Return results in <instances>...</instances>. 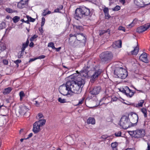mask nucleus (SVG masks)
I'll list each match as a JSON object with an SVG mask.
<instances>
[{
    "instance_id": "45",
    "label": "nucleus",
    "mask_w": 150,
    "mask_h": 150,
    "mask_svg": "<svg viewBox=\"0 0 150 150\" xmlns=\"http://www.w3.org/2000/svg\"><path fill=\"white\" fill-rule=\"evenodd\" d=\"M21 3L22 2H19L18 4V7L20 8H23L24 6V5H22Z\"/></svg>"
},
{
    "instance_id": "25",
    "label": "nucleus",
    "mask_w": 150,
    "mask_h": 150,
    "mask_svg": "<svg viewBox=\"0 0 150 150\" xmlns=\"http://www.w3.org/2000/svg\"><path fill=\"white\" fill-rule=\"evenodd\" d=\"M21 51L19 52L18 53L17 57L18 58H21L23 55L25 49L22 47Z\"/></svg>"
},
{
    "instance_id": "58",
    "label": "nucleus",
    "mask_w": 150,
    "mask_h": 150,
    "mask_svg": "<svg viewBox=\"0 0 150 150\" xmlns=\"http://www.w3.org/2000/svg\"><path fill=\"white\" fill-rule=\"evenodd\" d=\"M45 56L44 55H42L41 56H40L38 57L37 58V59H43L45 57Z\"/></svg>"
},
{
    "instance_id": "26",
    "label": "nucleus",
    "mask_w": 150,
    "mask_h": 150,
    "mask_svg": "<svg viewBox=\"0 0 150 150\" xmlns=\"http://www.w3.org/2000/svg\"><path fill=\"white\" fill-rule=\"evenodd\" d=\"M87 123L88 124H95V119L92 117H89L87 120Z\"/></svg>"
},
{
    "instance_id": "3",
    "label": "nucleus",
    "mask_w": 150,
    "mask_h": 150,
    "mask_svg": "<svg viewBox=\"0 0 150 150\" xmlns=\"http://www.w3.org/2000/svg\"><path fill=\"white\" fill-rule=\"evenodd\" d=\"M120 123V126L125 129L133 126L132 125V123L130 122L129 117L125 115L121 117Z\"/></svg>"
},
{
    "instance_id": "28",
    "label": "nucleus",
    "mask_w": 150,
    "mask_h": 150,
    "mask_svg": "<svg viewBox=\"0 0 150 150\" xmlns=\"http://www.w3.org/2000/svg\"><path fill=\"white\" fill-rule=\"evenodd\" d=\"M137 32L139 33H142L145 31V28L143 26H141L137 28L136 30Z\"/></svg>"
},
{
    "instance_id": "61",
    "label": "nucleus",
    "mask_w": 150,
    "mask_h": 150,
    "mask_svg": "<svg viewBox=\"0 0 150 150\" xmlns=\"http://www.w3.org/2000/svg\"><path fill=\"white\" fill-rule=\"evenodd\" d=\"M38 116L39 117V118H41L43 117V115L41 113H39L38 114Z\"/></svg>"
},
{
    "instance_id": "51",
    "label": "nucleus",
    "mask_w": 150,
    "mask_h": 150,
    "mask_svg": "<svg viewBox=\"0 0 150 150\" xmlns=\"http://www.w3.org/2000/svg\"><path fill=\"white\" fill-rule=\"evenodd\" d=\"M84 98H82V99L81 100L79 101L78 103L76 105H80L82 104L84 101Z\"/></svg>"
},
{
    "instance_id": "12",
    "label": "nucleus",
    "mask_w": 150,
    "mask_h": 150,
    "mask_svg": "<svg viewBox=\"0 0 150 150\" xmlns=\"http://www.w3.org/2000/svg\"><path fill=\"white\" fill-rule=\"evenodd\" d=\"M131 115L132 116L131 120L134 123H132V125L134 126L137 124L138 120V116L137 114L134 113L132 112L131 113Z\"/></svg>"
},
{
    "instance_id": "32",
    "label": "nucleus",
    "mask_w": 150,
    "mask_h": 150,
    "mask_svg": "<svg viewBox=\"0 0 150 150\" xmlns=\"http://www.w3.org/2000/svg\"><path fill=\"white\" fill-rule=\"evenodd\" d=\"M11 90L12 89L11 88L9 87L4 89V90L3 92V93L4 94H6L9 93L11 92Z\"/></svg>"
},
{
    "instance_id": "14",
    "label": "nucleus",
    "mask_w": 150,
    "mask_h": 150,
    "mask_svg": "<svg viewBox=\"0 0 150 150\" xmlns=\"http://www.w3.org/2000/svg\"><path fill=\"white\" fill-rule=\"evenodd\" d=\"M125 90L124 91L125 92V94L127 96L129 97H131L134 95V93L128 87L126 86L125 87Z\"/></svg>"
},
{
    "instance_id": "41",
    "label": "nucleus",
    "mask_w": 150,
    "mask_h": 150,
    "mask_svg": "<svg viewBox=\"0 0 150 150\" xmlns=\"http://www.w3.org/2000/svg\"><path fill=\"white\" fill-rule=\"evenodd\" d=\"M121 134L122 132L121 131L116 132L115 133V135L116 137H121Z\"/></svg>"
},
{
    "instance_id": "8",
    "label": "nucleus",
    "mask_w": 150,
    "mask_h": 150,
    "mask_svg": "<svg viewBox=\"0 0 150 150\" xmlns=\"http://www.w3.org/2000/svg\"><path fill=\"white\" fill-rule=\"evenodd\" d=\"M81 10L80 7L77 8L75 11L74 16L75 18L77 20L84 17Z\"/></svg>"
},
{
    "instance_id": "6",
    "label": "nucleus",
    "mask_w": 150,
    "mask_h": 150,
    "mask_svg": "<svg viewBox=\"0 0 150 150\" xmlns=\"http://www.w3.org/2000/svg\"><path fill=\"white\" fill-rule=\"evenodd\" d=\"M102 90L101 87L100 86H95L90 91V93L93 96L98 94Z\"/></svg>"
},
{
    "instance_id": "43",
    "label": "nucleus",
    "mask_w": 150,
    "mask_h": 150,
    "mask_svg": "<svg viewBox=\"0 0 150 150\" xmlns=\"http://www.w3.org/2000/svg\"><path fill=\"white\" fill-rule=\"evenodd\" d=\"M120 9V7L118 6H116L114 8H113V11H118Z\"/></svg>"
},
{
    "instance_id": "10",
    "label": "nucleus",
    "mask_w": 150,
    "mask_h": 150,
    "mask_svg": "<svg viewBox=\"0 0 150 150\" xmlns=\"http://www.w3.org/2000/svg\"><path fill=\"white\" fill-rule=\"evenodd\" d=\"M89 69L90 66L89 67L88 66L84 67L83 69L81 71V75L84 77H86L88 76H89L90 75L89 74V71H90Z\"/></svg>"
},
{
    "instance_id": "59",
    "label": "nucleus",
    "mask_w": 150,
    "mask_h": 150,
    "mask_svg": "<svg viewBox=\"0 0 150 150\" xmlns=\"http://www.w3.org/2000/svg\"><path fill=\"white\" fill-rule=\"evenodd\" d=\"M33 134V133H30L28 135V137L27 138H25V139H28L29 138L31 137L32 136Z\"/></svg>"
},
{
    "instance_id": "22",
    "label": "nucleus",
    "mask_w": 150,
    "mask_h": 150,
    "mask_svg": "<svg viewBox=\"0 0 150 150\" xmlns=\"http://www.w3.org/2000/svg\"><path fill=\"white\" fill-rule=\"evenodd\" d=\"M125 71V73H121V74H120V78L122 79H125L128 75L127 72V70L124 69L123 70V71Z\"/></svg>"
},
{
    "instance_id": "35",
    "label": "nucleus",
    "mask_w": 150,
    "mask_h": 150,
    "mask_svg": "<svg viewBox=\"0 0 150 150\" xmlns=\"http://www.w3.org/2000/svg\"><path fill=\"white\" fill-rule=\"evenodd\" d=\"M29 43V41L27 39L25 43H23L22 47L25 49L28 46Z\"/></svg>"
},
{
    "instance_id": "55",
    "label": "nucleus",
    "mask_w": 150,
    "mask_h": 150,
    "mask_svg": "<svg viewBox=\"0 0 150 150\" xmlns=\"http://www.w3.org/2000/svg\"><path fill=\"white\" fill-rule=\"evenodd\" d=\"M105 33H106L105 30H102L99 33V35L100 36L104 34Z\"/></svg>"
},
{
    "instance_id": "54",
    "label": "nucleus",
    "mask_w": 150,
    "mask_h": 150,
    "mask_svg": "<svg viewBox=\"0 0 150 150\" xmlns=\"http://www.w3.org/2000/svg\"><path fill=\"white\" fill-rule=\"evenodd\" d=\"M11 28L10 27H9L8 28H7L6 30V31H5V33H8V32L10 31V30H11Z\"/></svg>"
},
{
    "instance_id": "52",
    "label": "nucleus",
    "mask_w": 150,
    "mask_h": 150,
    "mask_svg": "<svg viewBox=\"0 0 150 150\" xmlns=\"http://www.w3.org/2000/svg\"><path fill=\"white\" fill-rule=\"evenodd\" d=\"M118 30H122L124 31H125V28H124L122 26H119V27Z\"/></svg>"
},
{
    "instance_id": "27",
    "label": "nucleus",
    "mask_w": 150,
    "mask_h": 150,
    "mask_svg": "<svg viewBox=\"0 0 150 150\" xmlns=\"http://www.w3.org/2000/svg\"><path fill=\"white\" fill-rule=\"evenodd\" d=\"M118 143L116 142L112 143L111 144V146L112 148V150H117Z\"/></svg>"
},
{
    "instance_id": "48",
    "label": "nucleus",
    "mask_w": 150,
    "mask_h": 150,
    "mask_svg": "<svg viewBox=\"0 0 150 150\" xmlns=\"http://www.w3.org/2000/svg\"><path fill=\"white\" fill-rule=\"evenodd\" d=\"M1 29H2L5 28L6 23L5 22H3L1 24Z\"/></svg>"
},
{
    "instance_id": "46",
    "label": "nucleus",
    "mask_w": 150,
    "mask_h": 150,
    "mask_svg": "<svg viewBox=\"0 0 150 150\" xmlns=\"http://www.w3.org/2000/svg\"><path fill=\"white\" fill-rule=\"evenodd\" d=\"M42 22L41 23V26L42 27L44 25L45 22V19L44 17H42Z\"/></svg>"
},
{
    "instance_id": "36",
    "label": "nucleus",
    "mask_w": 150,
    "mask_h": 150,
    "mask_svg": "<svg viewBox=\"0 0 150 150\" xmlns=\"http://www.w3.org/2000/svg\"><path fill=\"white\" fill-rule=\"evenodd\" d=\"M26 18L27 19L29 20V22H34L35 21V19L33 18L28 16H26Z\"/></svg>"
},
{
    "instance_id": "40",
    "label": "nucleus",
    "mask_w": 150,
    "mask_h": 150,
    "mask_svg": "<svg viewBox=\"0 0 150 150\" xmlns=\"http://www.w3.org/2000/svg\"><path fill=\"white\" fill-rule=\"evenodd\" d=\"M143 26L144 27V28H145V30H146L150 28V24L148 23L147 24L144 25Z\"/></svg>"
},
{
    "instance_id": "11",
    "label": "nucleus",
    "mask_w": 150,
    "mask_h": 150,
    "mask_svg": "<svg viewBox=\"0 0 150 150\" xmlns=\"http://www.w3.org/2000/svg\"><path fill=\"white\" fill-rule=\"evenodd\" d=\"M81 11L83 13L84 17L88 16L90 14V9L84 6L80 7Z\"/></svg>"
},
{
    "instance_id": "53",
    "label": "nucleus",
    "mask_w": 150,
    "mask_h": 150,
    "mask_svg": "<svg viewBox=\"0 0 150 150\" xmlns=\"http://www.w3.org/2000/svg\"><path fill=\"white\" fill-rule=\"evenodd\" d=\"M21 62V60H16L14 61V63L16 64H18Z\"/></svg>"
},
{
    "instance_id": "18",
    "label": "nucleus",
    "mask_w": 150,
    "mask_h": 150,
    "mask_svg": "<svg viewBox=\"0 0 150 150\" xmlns=\"http://www.w3.org/2000/svg\"><path fill=\"white\" fill-rule=\"evenodd\" d=\"M85 44L83 43V42H80L76 40L75 41L73 44L71 45L74 47H79L81 46H84Z\"/></svg>"
},
{
    "instance_id": "29",
    "label": "nucleus",
    "mask_w": 150,
    "mask_h": 150,
    "mask_svg": "<svg viewBox=\"0 0 150 150\" xmlns=\"http://www.w3.org/2000/svg\"><path fill=\"white\" fill-rule=\"evenodd\" d=\"M39 124V126L40 127L44 125L46 122V120L45 119L40 120L38 121H36Z\"/></svg>"
},
{
    "instance_id": "64",
    "label": "nucleus",
    "mask_w": 150,
    "mask_h": 150,
    "mask_svg": "<svg viewBox=\"0 0 150 150\" xmlns=\"http://www.w3.org/2000/svg\"><path fill=\"white\" fill-rule=\"evenodd\" d=\"M147 145L148 146L147 149L148 150H150V144L149 142L147 143Z\"/></svg>"
},
{
    "instance_id": "42",
    "label": "nucleus",
    "mask_w": 150,
    "mask_h": 150,
    "mask_svg": "<svg viewBox=\"0 0 150 150\" xmlns=\"http://www.w3.org/2000/svg\"><path fill=\"white\" fill-rule=\"evenodd\" d=\"M6 11L8 13H12L14 12L13 10L9 8H6Z\"/></svg>"
},
{
    "instance_id": "7",
    "label": "nucleus",
    "mask_w": 150,
    "mask_h": 150,
    "mask_svg": "<svg viewBox=\"0 0 150 150\" xmlns=\"http://www.w3.org/2000/svg\"><path fill=\"white\" fill-rule=\"evenodd\" d=\"M124 69L122 67H117L114 70V75L115 77L120 78V74L121 73H125V71H123V70Z\"/></svg>"
},
{
    "instance_id": "56",
    "label": "nucleus",
    "mask_w": 150,
    "mask_h": 150,
    "mask_svg": "<svg viewBox=\"0 0 150 150\" xmlns=\"http://www.w3.org/2000/svg\"><path fill=\"white\" fill-rule=\"evenodd\" d=\"M4 64L5 65H7L8 63V61L6 59H4L3 61Z\"/></svg>"
},
{
    "instance_id": "37",
    "label": "nucleus",
    "mask_w": 150,
    "mask_h": 150,
    "mask_svg": "<svg viewBox=\"0 0 150 150\" xmlns=\"http://www.w3.org/2000/svg\"><path fill=\"white\" fill-rule=\"evenodd\" d=\"M19 96H20V100H21L23 97L25 96V94L23 91H21L19 93Z\"/></svg>"
},
{
    "instance_id": "4",
    "label": "nucleus",
    "mask_w": 150,
    "mask_h": 150,
    "mask_svg": "<svg viewBox=\"0 0 150 150\" xmlns=\"http://www.w3.org/2000/svg\"><path fill=\"white\" fill-rule=\"evenodd\" d=\"M128 133L132 137L137 138L143 137L145 134V130L143 129L129 131L128 132Z\"/></svg>"
},
{
    "instance_id": "23",
    "label": "nucleus",
    "mask_w": 150,
    "mask_h": 150,
    "mask_svg": "<svg viewBox=\"0 0 150 150\" xmlns=\"http://www.w3.org/2000/svg\"><path fill=\"white\" fill-rule=\"evenodd\" d=\"M125 71V73H121V74H120V78L122 79H125L128 75L127 72V70L124 69L123 70V71Z\"/></svg>"
},
{
    "instance_id": "60",
    "label": "nucleus",
    "mask_w": 150,
    "mask_h": 150,
    "mask_svg": "<svg viewBox=\"0 0 150 150\" xmlns=\"http://www.w3.org/2000/svg\"><path fill=\"white\" fill-rule=\"evenodd\" d=\"M119 1L123 5H124V4L125 3V0H119Z\"/></svg>"
},
{
    "instance_id": "19",
    "label": "nucleus",
    "mask_w": 150,
    "mask_h": 150,
    "mask_svg": "<svg viewBox=\"0 0 150 150\" xmlns=\"http://www.w3.org/2000/svg\"><path fill=\"white\" fill-rule=\"evenodd\" d=\"M70 38L69 39V44L71 45L75 41H76V38L74 36V35L70 34L69 35Z\"/></svg>"
},
{
    "instance_id": "34",
    "label": "nucleus",
    "mask_w": 150,
    "mask_h": 150,
    "mask_svg": "<svg viewBox=\"0 0 150 150\" xmlns=\"http://www.w3.org/2000/svg\"><path fill=\"white\" fill-rule=\"evenodd\" d=\"M20 18L19 16H16L13 17L12 18V20L14 23H16L20 20Z\"/></svg>"
},
{
    "instance_id": "49",
    "label": "nucleus",
    "mask_w": 150,
    "mask_h": 150,
    "mask_svg": "<svg viewBox=\"0 0 150 150\" xmlns=\"http://www.w3.org/2000/svg\"><path fill=\"white\" fill-rule=\"evenodd\" d=\"M105 18L107 19H108L111 17L110 16L109 14L108 13H105Z\"/></svg>"
},
{
    "instance_id": "44",
    "label": "nucleus",
    "mask_w": 150,
    "mask_h": 150,
    "mask_svg": "<svg viewBox=\"0 0 150 150\" xmlns=\"http://www.w3.org/2000/svg\"><path fill=\"white\" fill-rule=\"evenodd\" d=\"M38 37V36L36 35H34L32 36L30 38V40L32 42L34 40L37 38Z\"/></svg>"
},
{
    "instance_id": "62",
    "label": "nucleus",
    "mask_w": 150,
    "mask_h": 150,
    "mask_svg": "<svg viewBox=\"0 0 150 150\" xmlns=\"http://www.w3.org/2000/svg\"><path fill=\"white\" fill-rule=\"evenodd\" d=\"M107 99H108V98L107 96L104 97L101 99V101H103L104 100H105Z\"/></svg>"
},
{
    "instance_id": "21",
    "label": "nucleus",
    "mask_w": 150,
    "mask_h": 150,
    "mask_svg": "<svg viewBox=\"0 0 150 150\" xmlns=\"http://www.w3.org/2000/svg\"><path fill=\"white\" fill-rule=\"evenodd\" d=\"M138 43V42H137ZM138 44H137V46L135 47L134 50L131 52V54L132 55H136L138 53L139 50V48Z\"/></svg>"
},
{
    "instance_id": "13",
    "label": "nucleus",
    "mask_w": 150,
    "mask_h": 150,
    "mask_svg": "<svg viewBox=\"0 0 150 150\" xmlns=\"http://www.w3.org/2000/svg\"><path fill=\"white\" fill-rule=\"evenodd\" d=\"M148 1H145V2H144L143 0H134V3L138 6L140 7H143L145 5H148L147 3Z\"/></svg>"
},
{
    "instance_id": "31",
    "label": "nucleus",
    "mask_w": 150,
    "mask_h": 150,
    "mask_svg": "<svg viewBox=\"0 0 150 150\" xmlns=\"http://www.w3.org/2000/svg\"><path fill=\"white\" fill-rule=\"evenodd\" d=\"M122 41L121 40H119L115 42V45L118 48H120L122 47Z\"/></svg>"
},
{
    "instance_id": "16",
    "label": "nucleus",
    "mask_w": 150,
    "mask_h": 150,
    "mask_svg": "<svg viewBox=\"0 0 150 150\" xmlns=\"http://www.w3.org/2000/svg\"><path fill=\"white\" fill-rule=\"evenodd\" d=\"M147 54L145 53H143L139 57V59L143 62L145 63H147L148 60L147 58Z\"/></svg>"
},
{
    "instance_id": "63",
    "label": "nucleus",
    "mask_w": 150,
    "mask_h": 150,
    "mask_svg": "<svg viewBox=\"0 0 150 150\" xmlns=\"http://www.w3.org/2000/svg\"><path fill=\"white\" fill-rule=\"evenodd\" d=\"M44 12H43L42 13V15L44 16H45L46 15H47V12H45V10H44Z\"/></svg>"
},
{
    "instance_id": "1",
    "label": "nucleus",
    "mask_w": 150,
    "mask_h": 150,
    "mask_svg": "<svg viewBox=\"0 0 150 150\" xmlns=\"http://www.w3.org/2000/svg\"><path fill=\"white\" fill-rule=\"evenodd\" d=\"M72 77V75L70 76L69 78L71 79L68 81L70 84L69 86L70 92L79 93L81 92L82 88L85 84L84 80L80 77V76L78 75L73 79Z\"/></svg>"
},
{
    "instance_id": "9",
    "label": "nucleus",
    "mask_w": 150,
    "mask_h": 150,
    "mask_svg": "<svg viewBox=\"0 0 150 150\" xmlns=\"http://www.w3.org/2000/svg\"><path fill=\"white\" fill-rule=\"evenodd\" d=\"M74 36L75 37L76 39L80 42H83V43L85 45L86 42V38L85 36L82 33L75 34H74Z\"/></svg>"
},
{
    "instance_id": "39",
    "label": "nucleus",
    "mask_w": 150,
    "mask_h": 150,
    "mask_svg": "<svg viewBox=\"0 0 150 150\" xmlns=\"http://www.w3.org/2000/svg\"><path fill=\"white\" fill-rule=\"evenodd\" d=\"M66 99H62L61 98H59L58 99V101L61 103H64L66 102Z\"/></svg>"
},
{
    "instance_id": "33",
    "label": "nucleus",
    "mask_w": 150,
    "mask_h": 150,
    "mask_svg": "<svg viewBox=\"0 0 150 150\" xmlns=\"http://www.w3.org/2000/svg\"><path fill=\"white\" fill-rule=\"evenodd\" d=\"M141 111L144 114V117L146 118L147 117V113L146 109L144 108L141 109Z\"/></svg>"
},
{
    "instance_id": "15",
    "label": "nucleus",
    "mask_w": 150,
    "mask_h": 150,
    "mask_svg": "<svg viewBox=\"0 0 150 150\" xmlns=\"http://www.w3.org/2000/svg\"><path fill=\"white\" fill-rule=\"evenodd\" d=\"M101 73V71L99 70L95 71L91 76V81L92 80V81L94 82L96 79L98 78V76Z\"/></svg>"
},
{
    "instance_id": "5",
    "label": "nucleus",
    "mask_w": 150,
    "mask_h": 150,
    "mask_svg": "<svg viewBox=\"0 0 150 150\" xmlns=\"http://www.w3.org/2000/svg\"><path fill=\"white\" fill-rule=\"evenodd\" d=\"M70 83L68 81L65 84H63L60 86L59 88V92L64 96L69 94V92L70 91Z\"/></svg>"
},
{
    "instance_id": "50",
    "label": "nucleus",
    "mask_w": 150,
    "mask_h": 150,
    "mask_svg": "<svg viewBox=\"0 0 150 150\" xmlns=\"http://www.w3.org/2000/svg\"><path fill=\"white\" fill-rule=\"evenodd\" d=\"M103 11L104 13H108L109 12L108 9V8L105 7L103 9Z\"/></svg>"
},
{
    "instance_id": "17",
    "label": "nucleus",
    "mask_w": 150,
    "mask_h": 150,
    "mask_svg": "<svg viewBox=\"0 0 150 150\" xmlns=\"http://www.w3.org/2000/svg\"><path fill=\"white\" fill-rule=\"evenodd\" d=\"M39 124L37 122H36L33 124V130L35 133H38L40 130V127Z\"/></svg>"
},
{
    "instance_id": "57",
    "label": "nucleus",
    "mask_w": 150,
    "mask_h": 150,
    "mask_svg": "<svg viewBox=\"0 0 150 150\" xmlns=\"http://www.w3.org/2000/svg\"><path fill=\"white\" fill-rule=\"evenodd\" d=\"M111 101H116L118 99L116 97H113L111 98Z\"/></svg>"
},
{
    "instance_id": "2",
    "label": "nucleus",
    "mask_w": 150,
    "mask_h": 150,
    "mask_svg": "<svg viewBox=\"0 0 150 150\" xmlns=\"http://www.w3.org/2000/svg\"><path fill=\"white\" fill-rule=\"evenodd\" d=\"M99 61L103 64H107L111 62L114 58V54L110 51L103 52L99 55Z\"/></svg>"
},
{
    "instance_id": "38",
    "label": "nucleus",
    "mask_w": 150,
    "mask_h": 150,
    "mask_svg": "<svg viewBox=\"0 0 150 150\" xmlns=\"http://www.w3.org/2000/svg\"><path fill=\"white\" fill-rule=\"evenodd\" d=\"M48 47H52L53 49H55L56 48L54 46V44L53 43L51 42L48 43Z\"/></svg>"
},
{
    "instance_id": "30",
    "label": "nucleus",
    "mask_w": 150,
    "mask_h": 150,
    "mask_svg": "<svg viewBox=\"0 0 150 150\" xmlns=\"http://www.w3.org/2000/svg\"><path fill=\"white\" fill-rule=\"evenodd\" d=\"M144 100H141L138 104H136L134 105V106L136 107H142L143 106V104L144 103Z\"/></svg>"
},
{
    "instance_id": "24",
    "label": "nucleus",
    "mask_w": 150,
    "mask_h": 150,
    "mask_svg": "<svg viewBox=\"0 0 150 150\" xmlns=\"http://www.w3.org/2000/svg\"><path fill=\"white\" fill-rule=\"evenodd\" d=\"M6 49V45L0 41V52L3 51Z\"/></svg>"
},
{
    "instance_id": "20",
    "label": "nucleus",
    "mask_w": 150,
    "mask_h": 150,
    "mask_svg": "<svg viewBox=\"0 0 150 150\" xmlns=\"http://www.w3.org/2000/svg\"><path fill=\"white\" fill-rule=\"evenodd\" d=\"M73 26L74 30L77 32L82 31L83 30L82 26L74 25Z\"/></svg>"
},
{
    "instance_id": "47",
    "label": "nucleus",
    "mask_w": 150,
    "mask_h": 150,
    "mask_svg": "<svg viewBox=\"0 0 150 150\" xmlns=\"http://www.w3.org/2000/svg\"><path fill=\"white\" fill-rule=\"evenodd\" d=\"M112 137L111 135L110 136H108V135H103L102 136L101 138L103 139H107V138H108V137Z\"/></svg>"
}]
</instances>
